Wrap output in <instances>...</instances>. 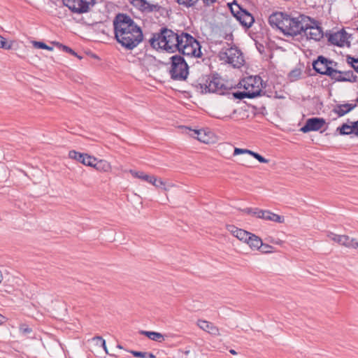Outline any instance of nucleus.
Returning a JSON list of instances; mask_svg holds the SVG:
<instances>
[{"label": "nucleus", "instance_id": "nucleus-55", "mask_svg": "<svg viewBox=\"0 0 358 358\" xmlns=\"http://www.w3.org/2000/svg\"><path fill=\"white\" fill-rule=\"evenodd\" d=\"M353 248H358V243L356 242L355 240H354V242H353V246H352Z\"/></svg>", "mask_w": 358, "mask_h": 358}, {"label": "nucleus", "instance_id": "nucleus-22", "mask_svg": "<svg viewBox=\"0 0 358 358\" xmlns=\"http://www.w3.org/2000/svg\"><path fill=\"white\" fill-rule=\"evenodd\" d=\"M331 239L334 241L348 248H352L353 246L354 238H350L346 235H337L332 234Z\"/></svg>", "mask_w": 358, "mask_h": 358}, {"label": "nucleus", "instance_id": "nucleus-39", "mask_svg": "<svg viewBox=\"0 0 358 358\" xmlns=\"http://www.w3.org/2000/svg\"><path fill=\"white\" fill-rule=\"evenodd\" d=\"M272 249H273V247L268 245V244H264L262 243V245H261V248H259V251L262 253H271L273 252Z\"/></svg>", "mask_w": 358, "mask_h": 358}, {"label": "nucleus", "instance_id": "nucleus-14", "mask_svg": "<svg viewBox=\"0 0 358 358\" xmlns=\"http://www.w3.org/2000/svg\"><path fill=\"white\" fill-rule=\"evenodd\" d=\"M243 81L244 83L243 87L246 90L257 91L259 89L260 96L263 92L262 89L266 88V82H264L259 76H249Z\"/></svg>", "mask_w": 358, "mask_h": 358}, {"label": "nucleus", "instance_id": "nucleus-49", "mask_svg": "<svg viewBox=\"0 0 358 358\" xmlns=\"http://www.w3.org/2000/svg\"><path fill=\"white\" fill-rule=\"evenodd\" d=\"M329 63H328V66L332 67V69H336L338 66V63L334 60L329 59Z\"/></svg>", "mask_w": 358, "mask_h": 358}, {"label": "nucleus", "instance_id": "nucleus-31", "mask_svg": "<svg viewBox=\"0 0 358 358\" xmlns=\"http://www.w3.org/2000/svg\"><path fill=\"white\" fill-rule=\"evenodd\" d=\"M237 233V238H238L240 241H243L245 243L248 242V236H250L252 233L248 232L244 229L241 230H236Z\"/></svg>", "mask_w": 358, "mask_h": 358}, {"label": "nucleus", "instance_id": "nucleus-30", "mask_svg": "<svg viewBox=\"0 0 358 358\" xmlns=\"http://www.w3.org/2000/svg\"><path fill=\"white\" fill-rule=\"evenodd\" d=\"M134 357L139 358H155V355L152 352H141L136 350L129 351Z\"/></svg>", "mask_w": 358, "mask_h": 358}, {"label": "nucleus", "instance_id": "nucleus-44", "mask_svg": "<svg viewBox=\"0 0 358 358\" xmlns=\"http://www.w3.org/2000/svg\"><path fill=\"white\" fill-rule=\"evenodd\" d=\"M346 61H349L351 63L358 64V57L356 58L350 55L346 56Z\"/></svg>", "mask_w": 358, "mask_h": 358}, {"label": "nucleus", "instance_id": "nucleus-32", "mask_svg": "<svg viewBox=\"0 0 358 358\" xmlns=\"http://www.w3.org/2000/svg\"><path fill=\"white\" fill-rule=\"evenodd\" d=\"M348 129L351 130L350 125L348 123H343L341 126L337 127L336 131L341 136L350 135L349 131H346Z\"/></svg>", "mask_w": 358, "mask_h": 358}, {"label": "nucleus", "instance_id": "nucleus-28", "mask_svg": "<svg viewBox=\"0 0 358 358\" xmlns=\"http://www.w3.org/2000/svg\"><path fill=\"white\" fill-rule=\"evenodd\" d=\"M52 44L57 46L59 49L62 50L64 52H68L72 55H74L79 58L80 59H82V57L79 56L72 48L70 47L63 45L59 42L54 41L52 42Z\"/></svg>", "mask_w": 358, "mask_h": 358}, {"label": "nucleus", "instance_id": "nucleus-11", "mask_svg": "<svg viewBox=\"0 0 358 358\" xmlns=\"http://www.w3.org/2000/svg\"><path fill=\"white\" fill-rule=\"evenodd\" d=\"M64 6H66L73 13L83 14L90 11L91 8L96 3L91 0H62Z\"/></svg>", "mask_w": 358, "mask_h": 358}, {"label": "nucleus", "instance_id": "nucleus-19", "mask_svg": "<svg viewBox=\"0 0 358 358\" xmlns=\"http://www.w3.org/2000/svg\"><path fill=\"white\" fill-rule=\"evenodd\" d=\"M141 65L148 71L149 69L155 70L157 69L159 64H164L159 60H157L155 57L152 55H145L141 61Z\"/></svg>", "mask_w": 358, "mask_h": 358}, {"label": "nucleus", "instance_id": "nucleus-63", "mask_svg": "<svg viewBox=\"0 0 358 358\" xmlns=\"http://www.w3.org/2000/svg\"><path fill=\"white\" fill-rule=\"evenodd\" d=\"M357 30H358V27H357Z\"/></svg>", "mask_w": 358, "mask_h": 358}, {"label": "nucleus", "instance_id": "nucleus-46", "mask_svg": "<svg viewBox=\"0 0 358 358\" xmlns=\"http://www.w3.org/2000/svg\"><path fill=\"white\" fill-rule=\"evenodd\" d=\"M20 330L25 334L30 333L31 331V329L29 328L28 327H26L25 325H22L20 327Z\"/></svg>", "mask_w": 358, "mask_h": 358}, {"label": "nucleus", "instance_id": "nucleus-57", "mask_svg": "<svg viewBox=\"0 0 358 358\" xmlns=\"http://www.w3.org/2000/svg\"><path fill=\"white\" fill-rule=\"evenodd\" d=\"M117 347L118 348H120V349H122L123 348L122 346L121 345H120V344H118Z\"/></svg>", "mask_w": 358, "mask_h": 358}, {"label": "nucleus", "instance_id": "nucleus-25", "mask_svg": "<svg viewBox=\"0 0 358 358\" xmlns=\"http://www.w3.org/2000/svg\"><path fill=\"white\" fill-rule=\"evenodd\" d=\"M247 243L252 250H259L261 245H262V240L259 236L252 234L250 236H248Z\"/></svg>", "mask_w": 358, "mask_h": 358}, {"label": "nucleus", "instance_id": "nucleus-23", "mask_svg": "<svg viewBox=\"0 0 358 358\" xmlns=\"http://www.w3.org/2000/svg\"><path fill=\"white\" fill-rule=\"evenodd\" d=\"M186 129H188L191 131L190 136L194 138H196L199 141L204 143H209V138L208 137L207 134H206L205 131L203 129H191L189 127H185Z\"/></svg>", "mask_w": 358, "mask_h": 358}, {"label": "nucleus", "instance_id": "nucleus-3", "mask_svg": "<svg viewBox=\"0 0 358 358\" xmlns=\"http://www.w3.org/2000/svg\"><path fill=\"white\" fill-rule=\"evenodd\" d=\"M180 38V31L174 32L167 27H162L157 32L152 33L148 42L155 50H163L169 53L177 52L178 42Z\"/></svg>", "mask_w": 358, "mask_h": 358}, {"label": "nucleus", "instance_id": "nucleus-59", "mask_svg": "<svg viewBox=\"0 0 358 358\" xmlns=\"http://www.w3.org/2000/svg\"><path fill=\"white\" fill-rule=\"evenodd\" d=\"M92 3H96V0H91Z\"/></svg>", "mask_w": 358, "mask_h": 358}, {"label": "nucleus", "instance_id": "nucleus-16", "mask_svg": "<svg viewBox=\"0 0 358 358\" xmlns=\"http://www.w3.org/2000/svg\"><path fill=\"white\" fill-rule=\"evenodd\" d=\"M69 157L71 159H76V161L82 163L85 166H92V162L96 161V158L86 153H81L76 150H70Z\"/></svg>", "mask_w": 358, "mask_h": 358}, {"label": "nucleus", "instance_id": "nucleus-29", "mask_svg": "<svg viewBox=\"0 0 358 358\" xmlns=\"http://www.w3.org/2000/svg\"><path fill=\"white\" fill-rule=\"evenodd\" d=\"M301 70L300 68H295L288 73V79L290 82H294L301 78Z\"/></svg>", "mask_w": 358, "mask_h": 358}, {"label": "nucleus", "instance_id": "nucleus-5", "mask_svg": "<svg viewBox=\"0 0 358 358\" xmlns=\"http://www.w3.org/2000/svg\"><path fill=\"white\" fill-rule=\"evenodd\" d=\"M177 48V52L182 55L200 58L203 55L199 41L190 34L183 31H180V38Z\"/></svg>", "mask_w": 358, "mask_h": 358}, {"label": "nucleus", "instance_id": "nucleus-35", "mask_svg": "<svg viewBox=\"0 0 358 358\" xmlns=\"http://www.w3.org/2000/svg\"><path fill=\"white\" fill-rule=\"evenodd\" d=\"M260 209L258 208H243L241 210L242 212L246 213V214H248V215H252L258 218L259 215V213L261 212H259Z\"/></svg>", "mask_w": 358, "mask_h": 358}, {"label": "nucleus", "instance_id": "nucleus-48", "mask_svg": "<svg viewBox=\"0 0 358 358\" xmlns=\"http://www.w3.org/2000/svg\"><path fill=\"white\" fill-rule=\"evenodd\" d=\"M224 38L227 41H234V36L232 33L226 34L224 36Z\"/></svg>", "mask_w": 358, "mask_h": 358}, {"label": "nucleus", "instance_id": "nucleus-42", "mask_svg": "<svg viewBox=\"0 0 358 358\" xmlns=\"http://www.w3.org/2000/svg\"><path fill=\"white\" fill-rule=\"evenodd\" d=\"M250 151L251 150H248V149L235 148L234 150V155H242V154L250 155Z\"/></svg>", "mask_w": 358, "mask_h": 358}, {"label": "nucleus", "instance_id": "nucleus-38", "mask_svg": "<svg viewBox=\"0 0 358 358\" xmlns=\"http://www.w3.org/2000/svg\"><path fill=\"white\" fill-rule=\"evenodd\" d=\"M250 155L252 156L255 159H256L260 163H268V159L264 158L258 152H254L252 150L250 151Z\"/></svg>", "mask_w": 358, "mask_h": 358}, {"label": "nucleus", "instance_id": "nucleus-21", "mask_svg": "<svg viewBox=\"0 0 358 358\" xmlns=\"http://www.w3.org/2000/svg\"><path fill=\"white\" fill-rule=\"evenodd\" d=\"M198 325L201 329L212 335L217 336L220 334L218 327L213 325L211 322L205 320H199Z\"/></svg>", "mask_w": 358, "mask_h": 358}, {"label": "nucleus", "instance_id": "nucleus-33", "mask_svg": "<svg viewBox=\"0 0 358 358\" xmlns=\"http://www.w3.org/2000/svg\"><path fill=\"white\" fill-rule=\"evenodd\" d=\"M198 1L199 0H176L177 3L186 8L194 7Z\"/></svg>", "mask_w": 358, "mask_h": 358}, {"label": "nucleus", "instance_id": "nucleus-41", "mask_svg": "<svg viewBox=\"0 0 358 358\" xmlns=\"http://www.w3.org/2000/svg\"><path fill=\"white\" fill-rule=\"evenodd\" d=\"M259 212H261L259 213V215L258 217V218H261V219H263V220H268V217H271V213L270 210H259Z\"/></svg>", "mask_w": 358, "mask_h": 358}, {"label": "nucleus", "instance_id": "nucleus-7", "mask_svg": "<svg viewBox=\"0 0 358 358\" xmlns=\"http://www.w3.org/2000/svg\"><path fill=\"white\" fill-rule=\"evenodd\" d=\"M169 74L173 80H185L189 74V66L180 55H175L170 58Z\"/></svg>", "mask_w": 358, "mask_h": 358}, {"label": "nucleus", "instance_id": "nucleus-9", "mask_svg": "<svg viewBox=\"0 0 358 358\" xmlns=\"http://www.w3.org/2000/svg\"><path fill=\"white\" fill-rule=\"evenodd\" d=\"M328 63H329V58L323 55H319L317 59L313 62V69L317 73L327 76L333 80L334 76H336L338 73H341V71L332 69L331 66H328Z\"/></svg>", "mask_w": 358, "mask_h": 358}, {"label": "nucleus", "instance_id": "nucleus-18", "mask_svg": "<svg viewBox=\"0 0 358 358\" xmlns=\"http://www.w3.org/2000/svg\"><path fill=\"white\" fill-rule=\"evenodd\" d=\"M358 77L353 73L352 71H341V73H338L336 76H334L333 80L336 82H350L356 83Z\"/></svg>", "mask_w": 358, "mask_h": 358}, {"label": "nucleus", "instance_id": "nucleus-8", "mask_svg": "<svg viewBox=\"0 0 358 358\" xmlns=\"http://www.w3.org/2000/svg\"><path fill=\"white\" fill-rule=\"evenodd\" d=\"M219 57L234 68H240L245 62L241 50L235 45L225 51L222 49L219 53Z\"/></svg>", "mask_w": 358, "mask_h": 358}, {"label": "nucleus", "instance_id": "nucleus-2", "mask_svg": "<svg viewBox=\"0 0 358 358\" xmlns=\"http://www.w3.org/2000/svg\"><path fill=\"white\" fill-rule=\"evenodd\" d=\"M311 20V17L299 14L294 16L284 12H276L268 17V23L273 28L279 29L284 36H302V31H306L307 22Z\"/></svg>", "mask_w": 358, "mask_h": 358}, {"label": "nucleus", "instance_id": "nucleus-58", "mask_svg": "<svg viewBox=\"0 0 358 358\" xmlns=\"http://www.w3.org/2000/svg\"><path fill=\"white\" fill-rule=\"evenodd\" d=\"M189 352H190V351H189V350H187V351H185V355H188Z\"/></svg>", "mask_w": 358, "mask_h": 358}, {"label": "nucleus", "instance_id": "nucleus-54", "mask_svg": "<svg viewBox=\"0 0 358 358\" xmlns=\"http://www.w3.org/2000/svg\"><path fill=\"white\" fill-rule=\"evenodd\" d=\"M229 352H230L231 355H237V352H236V351H235V350H233V349L229 350Z\"/></svg>", "mask_w": 358, "mask_h": 358}, {"label": "nucleus", "instance_id": "nucleus-12", "mask_svg": "<svg viewBox=\"0 0 358 358\" xmlns=\"http://www.w3.org/2000/svg\"><path fill=\"white\" fill-rule=\"evenodd\" d=\"M324 35L322 28L318 24V22L312 18L309 22H307L306 31H302V36H306L307 39H313L315 41H320Z\"/></svg>", "mask_w": 358, "mask_h": 358}, {"label": "nucleus", "instance_id": "nucleus-10", "mask_svg": "<svg viewBox=\"0 0 358 358\" xmlns=\"http://www.w3.org/2000/svg\"><path fill=\"white\" fill-rule=\"evenodd\" d=\"M325 36L329 43L342 48L345 45L350 48L351 45L349 38L352 37V34H348L343 28L341 30L334 32L331 30L325 33Z\"/></svg>", "mask_w": 358, "mask_h": 358}, {"label": "nucleus", "instance_id": "nucleus-34", "mask_svg": "<svg viewBox=\"0 0 358 358\" xmlns=\"http://www.w3.org/2000/svg\"><path fill=\"white\" fill-rule=\"evenodd\" d=\"M33 46L35 48L48 50L49 51L53 50V47L48 45L43 41H33Z\"/></svg>", "mask_w": 358, "mask_h": 358}, {"label": "nucleus", "instance_id": "nucleus-60", "mask_svg": "<svg viewBox=\"0 0 358 358\" xmlns=\"http://www.w3.org/2000/svg\"><path fill=\"white\" fill-rule=\"evenodd\" d=\"M210 1L211 3H214L216 1V0H210Z\"/></svg>", "mask_w": 358, "mask_h": 358}, {"label": "nucleus", "instance_id": "nucleus-47", "mask_svg": "<svg viewBox=\"0 0 358 358\" xmlns=\"http://www.w3.org/2000/svg\"><path fill=\"white\" fill-rule=\"evenodd\" d=\"M348 64L352 67L358 73V65L355 63H351L349 61H346Z\"/></svg>", "mask_w": 358, "mask_h": 358}, {"label": "nucleus", "instance_id": "nucleus-4", "mask_svg": "<svg viewBox=\"0 0 358 358\" xmlns=\"http://www.w3.org/2000/svg\"><path fill=\"white\" fill-rule=\"evenodd\" d=\"M220 81L221 78L217 73L202 75L198 80L192 83V85L197 90H201L202 94L217 93L224 95L232 87H227L226 85L221 83Z\"/></svg>", "mask_w": 358, "mask_h": 358}, {"label": "nucleus", "instance_id": "nucleus-56", "mask_svg": "<svg viewBox=\"0 0 358 358\" xmlns=\"http://www.w3.org/2000/svg\"><path fill=\"white\" fill-rule=\"evenodd\" d=\"M268 241L270 242V243H278V242H274L273 240H272L271 238H267Z\"/></svg>", "mask_w": 358, "mask_h": 358}, {"label": "nucleus", "instance_id": "nucleus-50", "mask_svg": "<svg viewBox=\"0 0 358 358\" xmlns=\"http://www.w3.org/2000/svg\"><path fill=\"white\" fill-rule=\"evenodd\" d=\"M6 318L1 314H0V326L2 325L4 322H6Z\"/></svg>", "mask_w": 358, "mask_h": 358}, {"label": "nucleus", "instance_id": "nucleus-36", "mask_svg": "<svg viewBox=\"0 0 358 358\" xmlns=\"http://www.w3.org/2000/svg\"><path fill=\"white\" fill-rule=\"evenodd\" d=\"M268 220L273 221L277 223H283L285 222L284 216L277 215L275 213H271V217H268Z\"/></svg>", "mask_w": 358, "mask_h": 358}, {"label": "nucleus", "instance_id": "nucleus-40", "mask_svg": "<svg viewBox=\"0 0 358 358\" xmlns=\"http://www.w3.org/2000/svg\"><path fill=\"white\" fill-rule=\"evenodd\" d=\"M351 130L349 131L350 134H355L356 136H358V120L355 122H351Z\"/></svg>", "mask_w": 358, "mask_h": 358}, {"label": "nucleus", "instance_id": "nucleus-26", "mask_svg": "<svg viewBox=\"0 0 358 358\" xmlns=\"http://www.w3.org/2000/svg\"><path fill=\"white\" fill-rule=\"evenodd\" d=\"M139 333L140 334L144 335L147 336L149 339L155 341L162 342V341H164V335L159 332L141 330L139 331Z\"/></svg>", "mask_w": 358, "mask_h": 358}, {"label": "nucleus", "instance_id": "nucleus-62", "mask_svg": "<svg viewBox=\"0 0 358 358\" xmlns=\"http://www.w3.org/2000/svg\"><path fill=\"white\" fill-rule=\"evenodd\" d=\"M258 49H259V52H261L262 48H259Z\"/></svg>", "mask_w": 358, "mask_h": 358}, {"label": "nucleus", "instance_id": "nucleus-45", "mask_svg": "<svg viewBox=\"0 0 358 358\" xmlns=\"http://www.w3.org/2000/svg\"><path fill=\"white\" fill-rule=\"evenodd\" d=\"M95 338L101 341L102 347L105 350L107 354H108L107 348H106V341L104 339H103L102 337H101V336H96V337H95Z\"/></svg>", "mask_w": 358, "mask_h": 358}, {"label": "nucleus", "instance_id": "nucleus-51", "mask_svg": "<svg viewBox=\"0 0 358 358\" xmlns=\"http://www.w3.org/2000/svg\"><path fill=\"white\" fill-rule=\"evenodd\" d=\"M203 5L205 6H210L213 3H211L210 0H202Z\"/></svg>", "mask_w": 358, "mask_h": 358}, {"label": "nucleus", "instance_id": "nucleus-27", "mask_svg": "<svg viewBox=\"0 0 358 358\" xmlns=\"http://www.w3.org/2000/svg\"><path fill=\"white\" fill-rule=\"evenodd\" d=\"M91 167H94L96 170L99 171H108L110 166L108 162L106 160H97L96 158V161L94 162H92V166H90Z\"/></svg>", "mask_w": 358, "mask_h": 358}, {"label": "nucleus", "instance_id": "nucleus-24", "mask_svg": "<svg viewBox=\"0 0 358 358\" xmlns=\"http://www.w3.org/2000/svg\"><path fill=\"white\" fill-rule=\"evenodd\" d=\"M130 172L135 178L142 179L150 184H155V182H157V178L155 176L146 174L143 171L131 170Z\"/></svg>", "mask_w": 358, "mask_h": 358}, {"label": "nucleus", "instance_id": "nucleus-53", "mask_svg": "<svg viewBox=\"0 0 358 358\" xmlns=\"http://www.w3.org/2000/svg\"><path fill=\"white\" fill-rule=\"evenodd\" d=\"M241 229H238H238H235V230H234V231H232V233H231V234H232L235 237H236V238H237V234H236L237 231H236V230H241Z\"/></svg>", "mask_w": 358, "mask_h": 358}, {"label": "nucleus", "instance_id": "nucleus-17", "mask_svg": "<svg viewBox=\"0 0 358 358\" xmlns=\"http://www.w3.org/2000/svg\"><path fill=\"white\" fill-rule=\"evenodd\" d=\"M355 101V103H347L343 104H337L333 108L332 112L336 113L338 115V117H343L345 115L349 113L350 111H352L357 107V105L358 104V96Z\"/></svg>", "mask_w": 358, "mask_h": 358}, {"label": "nucleus", "instance_id": "nucleus-52", "mask_svg": "<svg viewBox=\"0 0 358 358\" xmlns=\"http://www.w3.org/2000/svg\"><path fill=\"white\" fill-rule=\"evenodd\" d=\"M235 229H238L236 227L234 226V225H229L228 227V229L232 233V231H234Z\"/></svg>", "mask_w": 358, "mask_h": 358}, {"label": "nucleus", "instance_id": "nucleus-15", "mask_svg": "<svg viewBox=\"0 0 358 358\" xmlns=\"http://www.w3.org/2000/svg\"><path fill=\"white\" fill-rule=\"evenodd\" d=\"M325 124L326 121L322 117H310L306 120L304 125L301 127L300 131L304 134L310 131H316L320 130Z\"/></svg>", "mask_w": 358, "mask_h": 358}, {"label": "nucleus", "instance_id": "nucleus-37", "mask_svg": "<svg viewBox=\"0 0 358 358\" xmlns=\"http://www.w3.org/2000/svg\"><path fill=\"white\" fill-rule=\"evenodd\" d=\"M12 43L13 42L8 43L6 39L0 35V48L10 50L12 48Z\"/></svg>", "mask_w": 358, "mask_h": 358}, {"label": "nucleus", "instance_id": "nucleus-20", "mask_svg": "<svg viewBox=\"0 0 358 358\" xmlns=\"http://www.w3.org/2000/svg\"><path fill=\"white\" fill-rule=\"evenodd\" d=\"M233 97L236 99L242 100L245 98L254 99L260 96V90L257 91L246 90V91H237L232 94Z\"/></svg>", "mask_w": 358, "mask_h": 358}, {"label": "nucleus", "instance_id": "nucleus-6", "mask_svg": "<svg viewBox=\"0 0 358 358\" xmlns=\"http://www.w3.org/2000/svg\"><path fill=\"white\" fill-rule=\"evenodd\" d=\"M227 6L233 17L245 29H250L255 22V17L246 8L238 3L236 0L228 3Z\"/></svg>", "mask_w": 358, "mask_h": 358}, {"label": "nucleus", "instance_id": "nucleus-13", "mask_svg": "<svg viewBox=\"0 0 358 358\" xmlns=\"http://www.w3.org/2000/svg\"><path fill=\"white\" fill-rule=\"evenodd\" d=\"M130 2L143 12L152 13L156 11L160 13L161 15H163L164 12L167 11L165 8L159 6L158 3L151 4L146 0H130Z\"/></svg>", "mask_w": 358, "mask_h": 358}, {"label": "nucleus", "instance_id": "nucleus-61", "mask_svg": "<svg viewBox=\"0 0 358 358\" xmlns=\"http://www.w3.org/2000/svg\"><path fill=\"white\" fill-rule=\"evenodd\" d=\"M258 49H259V52H261L262 48H259Z\"/></svg>", "mask_w": 358, "mask_h": 358}, {"label": "nucleus", "instance_id": "nucleus-43", "mask_svg": "<svg viewBox=\"0 0 358 358\" xmlns=\"http://www.w3.org/2000/svg\"><path fill=\"white\" fill-rule=\"evenodd\" d=\"M152 185L157 188H162L164 189V190H167L164 182L161 178H157V182H155V184Z\"/></svg>", "mask_w": 358, "mask_h": 358}, {"label": "nucleus", "instance_id": "nucleus-1", "mask_svg": "<svg viewBox=\"0 0 358 358\" xmlns=\"http://www.w3.org/2000/svg\"><path fill=\"white\" fill-rule=\"evenodd\" d=\"M115 38L127 50H131L143 41V30L134 20L126 13H118L113 21Z\"/></svg>", "mask_w": 358, "mask_h": 358}]
</instances>
